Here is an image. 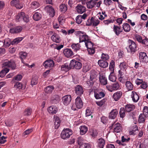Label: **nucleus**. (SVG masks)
<instances>
[{
    "instance_id": "obj_1",
    "label": "nucleus",
    "mask_w": 148,
    "mask_h": 148,
    "mask_svg": "<svg viewBox=\"0 0 148 148\" xmlns=\"http://www.w3.org/2000/svg\"><path fill=\"white\" fill-rule=\"evenodd\" d=\"M75 34L79 38V42H85L87 40H88L89 39V37L86 35V33L81 31H77L75 32Z\"/></svg>"
},
{
    "instance_id": "obj_2",
    "label": "nucleus",
    "mask_w": 148,
    "mask_h": 148,
    "mask_svg": "<svg viewBox=\"0 0 148 148\" xmlns=\"http://www.w3.org/2000/svg\"><path fill=\"white\" fill-rule=\"evenodd\" d=\"M2 67L3 69L8 68H11L13 69H15L16 66L15 62L12 60H5L2 64Z\"/></svg>"
},
{
    "instance_id": "obj_3",
    "label": "nucleus",
    "mask_w": 148,
    "mask_h": 148,
    "mask_svg": "<svg viewBox=\"0 0 148 148\" xmlns=\"http://www.w3.org/2000/svg\"><path fill=\"white\" fill-rule=\"evenodd\" d=\"M72 134V131L71 129L67 128L64 129L62 132L61 136L64 139L69 138Z\"/></svg>"
},
{
    "instance_id": "obj_4",
    "label": "nucleus",
    "mask_w": 148,
    "mask_h": 148,
    "mask_svg": "<svg viewBox=\"0 0 148 148\" xmlns=\"http://www.w3.org/2000/svg\"><path fill=\"white\" fill-rule=\"evenodd\" d=\"M113 128V132H114L119 133L121 131L122 129L121 124L119 123H115L112 124L111 125L110 127V130Z\"/></svg>"
},
{
    "instance_id": "obj_5",
    "label": "nucleus",
    "mask_w": 148,
    "mask_h": 148,
    "mask_svg": "<svg viewBox=\"0 0 148 148\" xmlns=\"http://www.w3.org/2000/svg\"><path fill=\"white\" fill-rule=\"evenodd\" d=\"M70 66L71 68L73 67L77 69H79L82 67V64L80 62L73 59L71 61Z\"/></svg>"
},
{
    "instance_id": "obj_6",
    "label": "nucleus",
    "mask_w": 148,
    "mask_h": 148,
    "mask_svg": "<svg viewBox=\"0 0 148 148\" xmlns=\"http://www.w3.org/2000/svg\"><path fill=\"white\" fill-rule=\"evenodd\" d=\"M129 47L131 54L132 55L136 51V45L133 40H129Z\"/></svg>"
},
{
    "instance_id": "obj_7",
    "label": "nucleus",
    "mask_w": 148,
    "mask_h": 148,
    "mask_svg": "<svg viewBox=\"0 0 148 148\" xmlns=\"http://www.w3.org/2000/svg\"><path fill=\"white\" fill-rule=\"evenodd\" d=\"M45 11L51 17H53L55 15V10L50 5H48L45 8Z\"/></svg>"
},
{
    "instance_id": "obj_8",
    "label": "nucleus",
    "mask_w": 148,
    "mask_h": 148,
    "mask_svg": "<svg viewBox=\"0 0 148 148\" xmlns=\"http://www.w3.org/2000/svg\"><path fill=\"white\" fill-rule=\"evenodd\" d=\"M75 93L77 95L81 96L84 93V89L82 86L77 85L75 87Z\"/></svg>"
},
{
    "instance_id": "obj_9",
    "label": "nucleus",
    "mask_w": 148,
    "mask_h": 148,
    "mask_svg": "<svg viewBox=\"0 0 148 148\" xmlns=\"http://www.w3.org/2000/svg\"><path fill=\"white\" fill-rule=\"evenodd\" d=\"M139 59L140 62L145 63L148 61V57L146 53L140 52L139 53Z\"/></svg>"
},
{
    "instance_id": "obj_10",
    "label": "nucleus",
    "mask_w": 148,
    "mask_h": 148,
    "mask_svg": "<svg viewBox=\"0 0 148 148\" xmlns=\"http://www.w3.org/2000/svg\"><path fill=\"white\" fill-rule=\"evenodd\" d=\"M99 79L101 84L106 85L107 84V80L105 75L103 74H100L99 77Z\"/></svg>"
},
{
    "instance_id": "obj_11",
    "label": "nucleus",
    "mask_w": 148,
    "mask_h": 148,
    "mask_svg": "<svg viewBox=\"0 0 148 148\" xmlns=\"http://www.w3.org/2000/svg\"><path fill=\"white\" fill-rule=\"evenodd\" d=\"M71 100V96L67 95L64 96L62 98V101L64 105H67L69 104Z\"/></svg>"
},
{
    "instance_id": "obj_12",
    "label": "nucleus",
    "mask_w": 148,
    "mask_h": 148,
    "mask_svg": "<svg viewBox=\"0 0 148 148\" xmlns=\"http://www.w3.org/2000/svg\"><path fill=\"white\" fill-rule=\"evenodd\" d=\"M75 9L78 13L82 14L86 11V9L85 7L80 4H78L76 7Z\"/></svg>"
},
{
    "instance_id": "obj_13",
    "label": "nucleus",
    "mask_w": 148,
    "mask_h": 148,
    "mask_svg": "<svg viewBox=\"0 0 148 148\" xmlns=\"http://www.w3.org/2000/svg\"><path fill=\"white\" fill-rule=\"evenodd\" d=\"M54 63L53 60H48L45 61L43 64L44 66L46 68L49 67L52 68L53 67Z\"/></svg>"
},
{
    "instance_id": "obj_14",
    "label": "nucleus",
    "mask_w": 148,
    "mask_h": 148,
    "mask_svg": "<svg viewBox=\"0 0 148 148\" xmlns=\"http://www.w3.org/2000/svg\"><path fill=\"white\" fill-rule=\"evenodd\" d=\"M75 105L77 109H80L82 108L83 105V102L81 98L79 97H77L75 99Z\"/></svg>"
},
{
    "instance_id": "obj_15",
    "label": "nucleus",
    "mask_w": 148,
    "mask_h": 148,
    "mask_svg": "<svg viewBox=\"0 0 148 148\" xmlns=\"http://www.w3.org/2000/svg\"><path fill=\"white\" fill-rule=\"evenodd\" d=\"M22 29V27L18 26L13 28H11L10 30V32L11 33H18L21 32Z\"/></svg>"
},
{
    "instance_id": "obj_16",
    "label": "nucleus",
    "mask_w": 148,
    "mask_h": 148,
    "mask_svg": "<svg viewBox=\"0 0 148 148\" xmlns=\"http://www.w3.org/2000/svg\"><path fill=\"white\" fill-rule=\"evenodd\" d=\"M25 16V13L21 12L18 14L15 17V20L17 22H19L23 21V18Z\"/></svg>"
},
{
    "instance_id": "obj_17",
    "label": "nucleus",
    "mask_w": 148,
    "mask_h": 148,
    "mask_svg": "<svg viewBox=\"0 0 148 148\" xmlns=\"http://www.w3.org/2000/svg\"><path fill=\"white\" fill-rule=\"evenodd\" d=\"M51 39L53 41L56 43H59L61 40V39L59 35L55 33H54L51 36Z\"/></svg>"
},
{
    "instance_id": "obj_18",
    "label": "nucleus",
    "mask_w": 148,
    "mask_h": 148,
    "mask_svg": "<svg viewBox=\"0 0 148 148\" xmlns=\"http://www.w3.org/2000/svg\"><path fill=\"white\" fill-rule=\"evenodd\" d=\"M63 53L65 56L67 58L72 57L73 55L72 51L69 49H66L64 50Z\"/></svg>"
},
{
    "instance_id": "obj_19",
    "label": "nucleus",
    "mask_w": 148,
    "mask_h": 148,
    "mask_svg": "<svg viewBox=\"0 0 148 148\" xmlns=\"http://www.w3.org/2000/svg\"><path fill=\"white\" fill-rule=\"evenodd\" d=\"M113 31L116 35L119 36L122 32L123 29L120 27L114 25Z\"/></svg>"
},
{
    "instance_id": "obj_20",
    "label": "nucleus",
    "mask_w": 148,
    "mask_h": 148,
    "mask_svg": "<svg viewBox=\"0 0 148 148\" xmlns=\"http://www.w3.org/2000/svg\"><path fill=\"white\" fill-rule=\"evenodd\" d=\"M47 110L49 113L54 114L57 112L58 109L56 106H52L48 108Z\"/></svg>"
},
{
    "instance_id": "obj_21",
    "label": "nucleus",
    "mask_w": 148,
    "mask_h": 148,
    "mask_svg": "<svg viewBox=\"0 0 148 148\" xmlns=\"http://www.w3.org/2000/svg\"><path fill=\"white\" fill-rule=\"evenodd\" d=\"M122 92L120 91H118L114 94L113 98L115 101H117L121 97L122 95Z\"/></svg>"
},
{
    "instance_id": "obj_22",
    "label": "nucleus",
    "mask_w": 148,
    "mask_h": 148,
    "mask_svg": "<svg viewBox=\"0 0 148 148\" xmlns=\"http://www.w3.org/2000/svg\"><path fill=\"white\" fill-rule=\"evenodd\" d=\"M80 134L82 135L85 134L88 130V127L85 125L80 126L79 127Z\"/></svg>"
},
{
    "instance_id": "obj_23",
    "label": "nucleus",
    "mask_w": 148,
    "mask_h": 148,
    "mask_svg": "<svg viewBox=\"0 0 148 148\" xmlns=\"http://www.w3.org/2000/svg\"><path fill=\"white\" fill-rule=\"evenodd\" d=\"M105 145V141L103 139L100 138L97 141V145L98 147L100 148H103Z\"/></svg>"
},
{
    "instance_id": "obj_24",
    "label": "nucleus",
    "mask_w": 148,
    "mask_h": 148,
    "mask_svg": "<svg viewBox=\"0 0 148 148\" xmlns=\"http://www.w3.org/2000/svg\"><path fill=\"white\" fill-rule=\"evenodd\" d=\"M118 113V111L117 109H113L112 110L109 114V118L111 119H114Z\"/></svg>"
},
{
    "instance_id": "obj_25",
    "label": "nucleus",
    "mask_w": 148,
    "mask_h": 148,
    "mask_svg": "<svg viewBox=\"0 0 148 148\" xmlns=\"http://www.w3.org/2000/svg\"><path fill=\"white\" fill-rule=\"evenodd\" d=\"M87 6L88 8H92L94 7L97 3V2L94 0H92L86 2Z\"/></svg>"
},
{
    "instance_id": "obj_26",
    "label": "nucleus",
    "mask_w": 148,
    "mask_h": 148,
    "mask_svg": "<svg viewBox=\"0 0 148 148\" xmlns=\"http://www.w3.org/2000/svg\"><path fill=\"white\" fill-rule=\"evenodd\" d=\"M98 63L99 66L102 68H106L108 66V62L103 60H99Z\"/></svg>"
},
{
    "instance_id": "obj_27",
    "label": "nucleus",
    "mask_w": 148,
    "mask_h": 148,
    "mask_svg": "<svg viewBox=\"0 0 148 148\" xmlns=\"http://www.w3.org/2000/svg\"><path fill=\"white\" fill-rule=\"evenodd\" d=\"M131 97L134 102H136L139 99V97L138 94L134 91L132 92Z\"/></svg>"
},
{
    "instance_id": "obj_28",
    "label": "nucleus",
    "mask_w": 148,
    "mask_h": 148,
    "mask_svg": "<svg viewBox=\"0 0 148 148\" xmlns=\"http://www.w3.org/2000/svg\"><path fill=\"white\" fill-rule=\"evenodd\" d=\"M54 120L55 121L54 124L55 128L57 129L59 127L60 124V120L59 117L56 115L54 116Z\"/></svg>"
},
{
    "instance_id": "obj_29",
    "label": "nucleus",
    "mask_w": 148,
    "mask_h": 148,
    "mask_svg": "<svg viewBox=\"0 0 148 148\" xmlns=\"http://www.w3.org/2000/svg\"><path fill=\"white\" fill-rule=\"evenodd\" d=\"M60 99L59 96L57 95H56L51 98V101L52 103L56 104L59 102Z\"/></svg>"
},
{
    "instance_id": "obj_30",
    "label": "nucleus",
    "mask_w": 148,
    "mask_h": 148,
    "mask_svg": "<svg viewBox=\"0 0 148 148\" xmlns=\"http://www.w3.org/2000/svg\"><path fill=\"white\" fill-rule=\"evenodd\" d=\"M94 95L96 99H99L104 97L105 94L103 92H100L98 93L95 92Z\"/></svg>"
},
{
    "instance_id": "obj_31",
    "label": "nucleus",
    "mask_w": 148,
    "mask_h": 148,
    "mask_svg": "<svg viewBox=\"0 0 148 148\" xmlns=\"http://www.w3.org/2000/svg\"><path fill=\"white\" fill-rule=\"evenodd\" d=\"M126 88L128 91H131L133 90V85L130 81H127L125 83Z\"/></svg>"
},
{
    "instance_id": "obj_32",
    "label": "nucleus",
    "mask_w": 148,
    "mask_h": 148,
    "mask_svg": "<svg viewBox=\"0 0 148 148\" xmlns=\"http://www.w3.org/2000/svg\"><path fill=\"white\" fill-rule=\"evenodd\" d=\"M135 108V106L132 104H127L125 106V109L127 112H130Z\"/></svg>"
},
{
    "instance_id": "obj_33",
    "label": "nucleus",
    "mask_w": 148,
    "mask_h": 148,
    "mask_svg": "<svg viewBox=\"0 0 148 148\" xmlns=\"http://www.w3.org/2000/svg\"><path fill=\"white\" fill-rule=\"evenodd\" d=\"M71 47L72 49H73L74 51L76 52L77 51L80 50V49L81 46L79 43L77 44H73L71 45Z\"/></svg>"
},
{
    "instance_id": "obj_34",
    "label": "nucleus",
    "mask_w": 148,
    "mask_h": 148,
    "mask_svg": "<svg viewBox=\"0 0 148 148\" xmlns=\"http://www.w3.org/2000/svg\"><path fill=\"white\" fill-rule=\"evenodd\" d=\"M122 27L124 31L126 32H128L130 30V25L127 23H123L122 25Z\"/></svg>"
},
{
    "instance_id": "obj_35",
    "label": "nucleus",
    "mask_w": 148,
    "mask_h": 148,
    "mask_svg": "<svg viewBox=\"0 0 148 148\" xmlns=\"http://www.w3.org/2000/svg\"><path fill=\"white\" fill-rule=\"evenodd\" d=\"M71 68L70 66H69L68 64L66 63L62 65L61 66V69L62 71L66 72L69 71Z\"/></svg>"
},
{
    "instance_id": "obj_36",
    "label": "nucleus",
    "mask_w": 148,
    "mask_h": 148,
    "mask_svg": "<svg viewBox=\"0 0 148 148\" xmlns=\"http://www.w3.org/2000/svg\"><path fill=\"white\" fill-rule=\"evenodd\" d=\"M67 5L65 4H62L59 7V10L62 13H65L67 10Z\"/></svg>"
},
{
    "instance_id": "obj_37",
    "label": "nucleus",
    "mask_w": 148,
    "mask_h": 148,
    "mask_svg": "<svg viewBox=\"0 0 148 148\" xmlns=\"http://www.w3.org/2000/svg\"><path fill=\"white\" fill-rule=\"evenodd\" d=\"M65 19L64 16L62 15H60L58 18V21L59 24L62 25L65 23Z\"/></svg>"
},
{
    "instance_id": "obj_38",
    "label": "nucleus",
    "mask_w": 148,
    "mask_h": 148,
    "mask_svg": "<svg viewBox=\"0 0 148 148\" xmlns=\"http://www.w3.org/2000/svg\"><path fill=\"white\" fill-rule=\"evenodd\" d=\"M4 47H9L11 44L12 45V41L9 38H7L4 40Z\"/></svg>"
},
{
    "instance_id": "obj_39",
    "label": "nucleus",
    "mask_w": 148,
    "mask_h": 148,
    "mask_svg": "<svg viewBox=\"0 0 148 148\" xmlns=\"http://www.w3.org/2000/svg\"><path fill=\"white\" fill-rule=\"evenodd\" d=\"M116 77L113 73L110 72L109 76V80L112 82H115L116 80Z\"/></svg>"
},
{
    "instance_id": "obj_40",
    "label": "nucleus",
    "mask_w": 148,
    "mask_h": 148,
    "mask_svg": "<svg viewBox=\"0 0 148 148\" xmlns=\"http://www.w3.org/2000/svg\"><path fill=\"white\" fill-rule=\"evenodd\" d=\"M9 71V69L8 68H6L5 69L4 68L0 72V74H1L0 77H3Z\"/></svg>"
},
{
    "instance_id": "obj_41",
    "label": "nucleus",
    "mask_w": 148,
    "mask_h": 148,
    "mask_svg": "<svg viewBox=\"0 0 148 148\" xmlns=\"http://www.w3.org/2000/svg\"><path fill=\"white\" fill-rule=\"evenodd\" d=\"M19 54L21 62L23 63H24L23 59L26 58L27 56V53L25 52L21 51L20 53Z\"/></svg>"
},
{
    "instance_id": "obj_42",
    "label": "nucleus",
    "mask_w": 148,
    "mask_h": 148,
    "mask_svg": "<svg viewBox=\"0 0 148 148\" xmlns=\"http://www.w3.org/2000/svg\"><path fill=\"white\" fill-rule=\"evenodd\" d=\"M41 17V14L38 12H36L33 15V19L34 20L38 21Z\"/></svg>"
},
{
    "instance_id": "obj_43",
    "label": "nucleus",
    "mask_w": 148,
    "mask_h": 148,
    "mask_svg": "<svg viewBox=\"0 0 148 148\" xmlns=\"http://www.w3.org/2000/svg\"><path fill=\"white\" fill-rule=\"evenodd\" d=\"M23 39L22 37H18L14 39L12 41V45L17 44Z\"/></svg>"
},
{
    "instance_id": "obj_44",
    "label": "nucleus",
    "mask_w": 148,
    "mask_h": 148,
    "mask_svg": "<svg viewBox=\"0 0 148 148\" xmlns=\"http://www.w3.org/2000/svg\"><path fill=\"white\" fill-rule=\"evenodd\" d=\"M40 6L39 3L37 1H34L31 3V7L34 9H35L38 8Z\"/></svg>"
},
{
    "instance_id": "obj_45",
    "label": "nucleus",
    "mask_w": 148,
    "mask_h": 148,
    "mask_svg": "<svg viewBox=\"0 0 148 148\" xmlns=\"http://www.w3.org/2000/svg\"><path fill=\"white\" fill-rule=\"evenodd\" d=\"M85 45L87 49L92 47L93 46V43L90 41L89 39L85 42Z\"/></svg>"
},
{
    "instance_id": "obj_46",
    "label": "nucleus",
    "mask_w": 148,
    "mask_h": 148,
    "mask_svg": "<svg viewBox=\"0 0 148 148\" xmlns=\"http://www.w3.org/2000/svg\"><path fill=\"white\" fill-rule=\"evenodd\" d=\"M146 117H145V116L143 115V114H141L139 115L138 118V121L139 123H144Z\"/></svg>"
},
{
    "instance_id": "obj_47",
    "label": "nucleus",
    "mask_w": 148,
    "mask_h": 148,
    "mask_svg": "<svg viewBox=\"0 0 148 148\" xmlns=\"http://www.w3.org/2000/svg\"><path fill=\"white\" fill-rule=\"evenodd\" d=\"M22 78V75H21L18 74L13 78L12 82H14L15 81H19L21 80Z\"/></svg>"
},
{
    "instance_id": "obj_48",
    "label": "nucleus",
    "mask_w": 148,
    "mask_h": 148,
    "mask_svg": "<svg viewBox=\"0 0 148 148\" xmlns=\"http://www.w3.org/2000/svg\"><path fill=\"white\" fill-rule=\"evenodd\" d=\"M32 112V109L30 108H28L25 110L23 114L25 116H29L31 114Z\"/></svg>"
},
{
    "instance_id": "obj_49",
    "label": "nucleus",
    "mask_w": 148,
    "mask_h": 148,
    "mask_svg": "<svg viewBox=\"0 0 148 148\" xmlns=\"http://www.w3.org/2000/svg\"><path fill=\"white\" fill-rule=\"evenodd\" d=\"M127 65L125 62H123L120 63L119 67L121 70H125L127 68Z\"/></svg>"
},
{
    "instance_id": "obj_50",
    "label": "nucleus",
    "mask_w": 148,
    "mask_h": 148,
    "mask_svg": "<svg viewBox=\"0 0 148 148\" xmlns=\"http://www.w3.org/2000/svg\"><path fill=\"white\" fill-rule=\"evenodd\" d=\"M145 117H148V107L144 106L143 109V114Z\"/></svg>"
},
{
    "instance_id": "obj_51",
    "label": "nucleus",
    "mask_w": 148,
    "mask_h": 148,
    "mask_svg": "<svg viewBox=\"0 0 148 148\" xmlns=\"http://www.w3.org/2000/svg\"><path fill=\"white\" fill-rule=\"evenodd\" d=\"M53 89V87L52 86H48L45 89V91L47 93H51Z\"/></svg>"
},
{
    "instance_id": "obj_52",
    "label": "nucleus",
    "mask_w": 148,
    "mask_h": 148,
    "mask_svg": "<svg viewBox=\"0 0 148 148\" xmlns=\"http://www.w3.org/2000/svg\"><path fill=\"white\" fill-rule=\"evenodd\" d=\"M120 117L122 118L124 117L125 115V112L124 108H121L119 112Z\"/></svg>"
},
{
    "instance_id": "obj_53",
    "label": "nucleus",
    "mask_w": 148,
    "mask_h": 148,
    "mask_svg": "<svg viewBox=\"0 0 148 148\" xmlns=\"http://www.w3.org/2000/svg\"><path fill=\"white\" fill-rule=\"evenodd\" d=\"M106 102L105 99H103L100 101H96V104L99 106H101L103 105Z\"/></svg>"
},
{
    "instance_id": "obj_54",
    "label": "nucleus",
    "mask_w": 148,
    "mask_h": 148,
    "mask_svg": "<svg viewBox=\"0 0 148 148\" xmlns=\"http://www.w3.org/2000/svg\"><path fill=\"white\" fill-rule=\"evenodd\" d=\"M114 19H110L107 20H104L103 22L104 24L106 25H108L109 24L111 23H113L114 21Z\"/></svg>"
},
{
    "instance_id": "obj_55",
    "label": "nucleus",
    "mask_w": 148,
    "mask_h": 148,
    "mask_svg": "<svg viewBox=\"0 0 148 148\" xmlns=\"http://www.w3.org/2000/svg\"><path fill=\"white\" fill-rule=\"evenodd\" d=\"M93 77H92V75H90V80H89L87 82V84L88 86H89V87H91L92 86L93 84V82L92 81L93 79Z\"/></svg>"
},
{
    "instance_id": "obj_56",
    "label": "nucleus",
    "mask_w": 148,
    "mask_h": 148,
    "mask_svg": "<svg viewBox=\"0 0 148 148\" xmlns=\"http://www.w3.org/2000/svg\"><path fill=\"white\" fill-rule=\"evenodd\" d=\"M87 51L88 52V53L90 55L93 54L95 52V48L93 47L87 49Z\"/></svg>"
},
{
    "instance_id": "obj_57",
    "label": "nucleus",
    "mask_w": 148,
    "mask_h": 148,
    "mask_svg": "<svg viewBox=\"0 0 148 148\" xmlns=\"http://www.w3.org/2000/svg\"><path fill=\"white\" fill-rule=\"evenodd\" d=\"M79 148H90V147L89 143H83L80 146Z\"/></svg>"
},
{
    "instance_id": "obj_58",
    "label": "nucleus",
    "mask_w": 148,
    "mask_h": 148,
    "mask_svg": "<svg viewBox=\"0 0 148 148\" xmlns=\"http://www.w3.org/2000/svg\"><path fill=\"white\" fill-rule=\"evenodd\" d=\"M75 20L76 22L78 24H80L82 21V19L80 16L78 15L76 18Z\"/></svg>"
},
{
    "instance_id": "obj_59",
    "label": "nucleus",
    "mask_w": 148,
    "mask_h": 148,
    "mask_svg": "<svg viewBox=\"0 0 148 148\" xmlns=\"http://www.w3.org/2000/svg\"><path fill=\"white\" fill-rule=\"evenodd\" d=\"M22 85L21 83L18 82H16L14 86V88L18 89L22 88Z\"/></svg>"
},
{
    "instance_id": "obj_60",
    "label": "nucleus",
    "mask_w": 148,
    "mask_h": 148,
    "mask_svg": "<svg viewBox=\"0 0 148 148\" xmlns=\"http://www.w3.org/2000/svg\"><path fill=\"white\" fill-rule=\"evenodd\" d=\"M100 23V21L98 19H96L93 17L92 25L93 26H97Z\"/></svg>"
},
{
    "instance_id": "obj_61",
    "label": "nucleus",
    "mask_w": 148,
    "mask_h": 148,
    "mask_svg": "<svg viewBox=\"0 0 148 148\" xmlns=\"http://www.w3.org/2000/svg\"><path fill=\"white\" fill-rule=\"evenodd\" d=\"M112 86L113 90H117L119 88V84L117 83L114 84Z\"/></svg>"
},
{
    "instance_id": "obj_62",
    "label": "nucleus",
    "mask_w": 148,
    "mask_h": 148,
    "mask_svg": "<svg viewBox=\"0 0 148 148\" xmlns=\"http://www.w3.org/2000/svg\"><path fill=\"white\" fill-rule=\"evenodd\" d=\"M32 131V129H28L25 131L23 134V136H25V135L29 134Z\"/></svg>"
},
{
    "instance_id": "obj_63",
    "label": "nucleus",
    "mask_w": 148,
    "mask_h": 148,
    "mask_svg": "<svg viewBox=\"0 0 148 148\" xmlns=\"http://www.w3.org/2000/svg\"><path fill=\"white\" fill-rule=\"evenodd\" d=\"M130 140V138H127L126 136H123L121 137L122 141L123 142H127Z\"/></svg>"
},
{
    "instance_id": "obj_64",
    "label": "nucleus",
    "mask_w": 148,
    "mask_h": 148,
    "mask_svg": "<svg viewBox=\"0 0 148 148\" xmlns=\"http://www.w3.org/2000/svg\"><path fill=\"white\" fill-rule=\"evenodd\" d=\"M109 56L107 54L103 53L101 55V58L104 60H108L109 59Z\"/></svg>"
}]
</instances>
